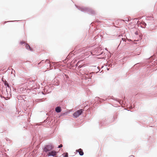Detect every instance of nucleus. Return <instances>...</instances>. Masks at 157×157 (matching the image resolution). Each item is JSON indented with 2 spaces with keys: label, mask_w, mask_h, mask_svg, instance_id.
<instances>
[{
  "label": "nucleus",
  "mask_w": 157,
  "mask_h": 157,
  "mask_svg": "<svg viewBox=\"0 0 157 157\" xmlns=\"http://www.w3.org/2000/svg\"><path fill=\"white\" fill-rule=\"evenodd\" d=\"M55 110L56 112H57V113H59L61 112V108L59 107H56Z\"/></svg>",
  "instance_id": "obj_6"
},
{
  "label": "nucleus",
  "mask_w": 157,
  "mask_h": 157,
  "mask_svg": "<svg viewBox=\"0 0 157 157\" xmlns=\"http://www.w3.org/2000/svg\"><path fill=\"white\" fill-rule=\"evenodd\" d=\"M20 43L21 44H24L25 43V42L23 41H21L20 42Z\"/></svg>",
  "instance_id": "obj_9"
},
{
  "label": "nucleus",
  "mask_w": 157,
  "mask_h": 157,
  "mask_svg": "<svg viewBox=\"0 0 157 157\" xmlns=\"http://www.w3.org/2000/svg\"><path fill=\"white\" fill-rule=\"evenodd\" d=\"M49 61L48 60V59H47L46 60V62H48Z\"/></svg>",
  "instance_id": "obj_11"
},
{
  "label": "nucleus",
  "mask_w": 157,
  "mask_h": 157,
  "mask_svg": "<svg viewBox=\"0 0 157 157\" xmlns=\"http://www.w3.org/2000/svg\"><path fill=\"white\" fill-rule=\"evenodd\" d=\"M25 47L27 49L31 51H32L33 50L30 47V46L28 44H26Z\"/></svg>",
  "instance_id": "obj_5"
},
{
  "label": "nucleus",
  "mask_w": 157,
  "mask_h": 157,
  "mask_svg": "<svg viewBox=\"0 0 157 157\" xmlns=\"http://www.w3.org/2000/svg\"><path fill=\"white\" fill-rule=\"evenodd\" d=\"M63 147V145L62 144H61L59 146L58 148H60V147Z\"/></svg>",
  "instance_id": "obj_10"
},
{
  "label": "nucleus",
  "mask_w": 157,
  "mask_h": 157,
  "mask_svg": "<svg viewBox=\"0 0 157 157\" xmlns=\"http://www.w3.org/2000/svg\"><path fill=\"white\" fill-rule=\"evenodd\" d=\"M80 67V66H79V67Z\"/></svg>",
  "instance_id": "obj_12"
},
{
  "label": "nucleus",
  "mask_w": 157,
  "mask_h": 157,
  "mask_svg": "<svg viewBox=\"0 0 157 157\" xmlns=\"http://www.w3.org/2000/svg\"><path fill=\"white\" fill-rule=\"evenodd\" d=\"M57 153V152L56 151H52L50 152H48L47 155L48 156H54L56 155Z\"/></svg>",
  "instance_id": "obj_3"
},
{
  "label": "nucleus",
  "mask_w": 157,
  "mask_h": 157,
  "mask_svg": "<svg viewBox=\"0 0 157 157\" xmlns=\"http://www.w3.org/2000/svg\"><path fill=\"white\" fill-rule=\"evenodd\" d=\"M83 111V110L82 109L78 110L74 113L73 115L75 117H77L82 114Z\"/></svg>",
  "instance_id": "obj_2"
},
{
  "label": "nucleus",
  "mask_w": 157,
  "mask_h": 157,
  "mask_svg": "<svg viewBox=\"0 0 157 157\" xmlns=\"http://www.w3.org/2000/svg\"><path fill=\"white\" fill-rule=\"evenodd\" d=\"M53 148V147H52V145H48L46 146L44 148V151L45 152H47L52 149Z\"/></svg>",
  "instance_id": "obj_1"
},
{
  "label": "nucleus",
  "mask_w": 157,
  "mask_h": 157,
  "mask_svg": "<svg viewBox=\"0 0 157 157\" xmlns=\"http://www.w3.org/2000/svg\"><path fill=\"white\" fill-rule=\"evenodd\" d=\"M76 152H78L79 153V154L80 155H83L84 154V153L83 151L82 150L81 148H80L78 150H76Z\"/></svg>",
  "instance_id": "obj_4"
},
{
  "label": "nucleus",
  "mask_w": 157,
  "mask_h": 157,
  "mask_svg": "<svg viewBox=\"0 0 157 157\" xmlns=\"http://www.w3.org/2000/svg\"><path fill=\"white\" fill-rule=\"evenodd\" d=\"M125 39H124V40L125 41Z\"/></svg>",
  "instance_id": "obj_13"
},
{
  "label": "nucleus",
  "mask_w": 157,
  "mask_h": 157,
  "mask_svg": "<svg viewBox=\"0 0 157 157\" xmlns=\"http://www.w3.org/2000/svg\"><path fill=\"white\" fill-rule=\"evenodd\" d=\"M4 84L5 85V86H7L8 88H10V86L9 85V83L5 81L4 82Z\"/></svg>",
  "instance_id": "obj_7"
},
{
  "label": "nucleus",
  "mask_w": 157,
  "mask_h": 157,
  "mask_svg": "<svg viewBox=\"0 0 157 157\" xmlns=\"http://www.w3.org/2000/svg\"><path fill=\"white\" fill-rule=\"evenodd\" d=\"M64 157H68V154L67 153H66L64 156Z\"/></svg>",
  "instance_id": "obj_8"
}]
</instances>
